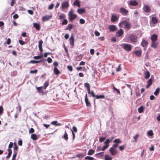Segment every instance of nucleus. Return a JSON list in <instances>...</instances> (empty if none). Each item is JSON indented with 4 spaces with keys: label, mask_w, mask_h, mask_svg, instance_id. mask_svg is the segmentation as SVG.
Masks as SVG:
<instances>
[{
    "label": "nucleus",
    "mask_w": 160,
    "mask_h": 160,
    "mask_svg": "<svg viewBox=\"0 0 160 160\" xmlns=\"http://www.w3.org/2000/svg\"><path fill=\"white\" fill-rule=\"evenodd\" d=\"M126 42L134 44L138 41V37L135 34H132L126 37Z\"/></svg>",
    "instance_id": "nucleus-1"
},
{
    "label": "nucleus",
    "mask_w": 160,
    "mask_h": 160,
    "mask_svg": "<svg viewBox=\"0 0 160 160\" xmlns=\"http://www.w3.org/2000/svg\"><path fill=\"white\" fill-rule=\"evenodd\" d=\"M121 46L127 52H130L132 50L131 45L129 44L123 43L121 45Z\"/></svg>",
    "instance_id": "nucleus-2"
},
{
    "label": "nucleus",
    "mask_w": 160,
    "mask_h": 160,
    "mask_svg": "<svg viewBox=\"0 0 160 160\" xmlns=\"http://www.w3.org/2000/svg\"><path fill=\"white\" fill-rule=\"evenodd\" d=\"M68 19L70 21H72L75 19L77 17V15L74 14L72 10H70L68 12Z\"/></svg>",
    "instance_id": "nucleus-3"
},
{
    "label": "nucleus",
    "mask_w": 160,
    "mask_h": 160,
    "mask_svg": "<svg viewBox=\"0 0 160 160\" xmlns=\"http://www.w3.org/2000/svg\"><path fill=\"white\" fill-rule=\"evenodd\" d=\"M120 12L123 15L126 16L128 12V10L122 7L119 9Z\"/></svg>",
    "instance_id": "nucleus-4"
},
{
    "label": "nucleus",
    "mask_w": 160,
    "mask_h": 160,
    "mask_svg": "<svg viewBox=\"0 0 160 160\" xmlns=\"http://www.w3.org/2000/svg\"><path fill=\"white\" fill-rule=\"evenodd\" d=\"M123 33L124 31L122 29L120 28L116 32V36L117 37H121L123 36Z\"/></svg>",
    "instance_id": "nucleus-5"
},
{
    "label": "nucleus",
    "mask_w": 160,
    "mask_h": 160,
    "mask_svg": "<svg viewBox=\"0 0 160 160\" xmlns=\"http://www.w3.org/2000/svg\"><path fill=\"white\" fill-rule=\"evenodd\" d=\"M138 4V3L136 0H131L128 4L129 5L136 6Z\"/></svg>",
    "instance_id": "nucleus-6"
},
{
    "label": "nucleus",
    "mask_w": 160,
    "mask_h": 160,
    "mask_svg": "<svg viewBox=\"0 0 160 160\" xmlns=\"http://www.w3.org/2000/svg\"><path fill=\"white\" fill-rule=\"evenodd\" d=\"M69 4L67 2H63L62 5V9H64L67 8L69 6Z\"/></svg>",
    "instance_id": "nucleus-7"
},
{
    "label": "nucleus",
    "mask_w": 160,
    "mask_h": 160,
    "mask_svg": "<svg viewBox=\"0 0 160 160\" xmlns=\"http://www.w3.org/2000/svg\"><path fill=\"white\" fill-rule=\"evenodd\" d=\"M148 44V41L146 40L145 39H143L142 40V41L141 43V45L142 47H146Z\"/></svg>",
    "instance_id": "nucleus-8"
},
{
    "label": "nucleus",
    "mask_w": 160,
    "mask_h": 160,
    "mask_svg": "<svg viewBox=\"0 0 160 160\" xmlns=\"http://www.w3.org/2000/svg\"><path fill=\"white\" fill-rule=\"evenodd\" d=\"M109 151L112 155H114L117 153V151L115 149L111 148L109 149Z\"/></svg>",
    "instance_id": "nucleus-9"
},
{
    "label": "nucleus",
    "mask_w": 160,
    "mask_h": 160,
    "mask_svg": "<svg viewBox=\"0 0 160 160\" xmlns=\"http://www.w3.org/2000/svg\"><path fill=\"white\" fill-rule=\"evenodd\" d=\"M158 36L155 34H153L151 37V39L152 42H156L158 39Z\"/></svg>",
    "instance_id": "nucleus-10"
},
{
    "label": "nucleus",
    "mask_w": 160,
    "mask_h": 160,
    "mask_svg": "<svg viewBox=\"0 0 160 160\" xmlns=\"http://www.w3.org/2000/svg\"><path fill=\"white\" fill-rule=\"evenodd\" d=\"M85 101L87 106L89 107L91 106V103L88 99L87 94L85 96Z\"/></svg>",
    "instance_id": "nucleus-11"
},
{
    "label": "nucleus",
    "mask_w": 160,
    "mask_h": 160,
    "mask_svg": "<svg viewBox=\"0 0 160 160\" xmlns=\"http://www.w3.org/2000/svg\"><path fill=\"white\" fill-rule=\"evenodd\" d=\"M143 9L144 11L146 12H149L151 10L150 8L147 5H146L144 6Z\"/></svg>",
    "instance_id": "nucleus-12"
},
{
    "label": "nucleus",
    "mask_w": 160,
    "mask_h": 160,
    "mask_svg": "<svg viewBox=\"0 0 160 160\" xmlns=\"http://www.w3.org/2000/svg\"><path fill=\"white\" fill-rule=\"evenodd\" d=\"M152 78H150L149 79L148 82L147 83L146 86V88H148L152 84Z\"/></svg>",
    "instance_id": "nucleus-13"
},
{
    "label": "nucleus",
    "mask_w": 160,
    "mask_h": 160,
    "mask_svg": "<svg viewBox=\"0 0 160 160\" xmlns=\"http://www.w3.org/2000/svg\"><path fill=\"white\" fill-rule=\"evenodd\" d=\"M51 16L49 15H46L42 18V20L43 21H45L50 20Z\"/></svg>",
    "instance_id": "nucleus-14"
},
{
    "label": "nucleus",
    "mask_w": 160,
    "mask_h": 160,
    "mask_svg": "<svg viewBox=\"0 0 160 160\" xmlns=\"http://www.w3.org/2000/svg\"><path fill=\"white\" fill-rule=\"evenodd\" d=\"M116 27L114 25H110L109 27V30L111 32H114L116 29Z\"/></svg>",
    "instance_id": "nucleus-15"
},
{
    "label": "nucleus",
    "mask_w": 160,
    "mask_h": 160,
    "mask_svg": "<svg viewBox=\"0 0 160 160\" xmlns=\"http://www.w3.org/2000/svg\"><path fill=\"white\" fill-rule=\"evenodd\" d=\"M33 25L36 30H40L41 27L39 24L36 23H33Z\"/></svg>",
    "instance_id": "nucleus-16"
},
{
    "label": "nucleus",
    "mask_w": 160,
    "mask_h": 160,
    "mask_svg": "<svg viewBox=\"0 0 160 160\" xmlns=\"http://www.w3.org/2000/svg\"><path fill=\"white\" fill-rule=\"evenodd\" d=\"M127 22L126 20H123L119 23V26L120 28H122L123 26H124L125 25Z\"/></svg>",
    "instance_id": "nucleus-17"
},
{
    "label": "nucleus",
    "mask_w": 160,
    "mask_h": 160,
    "mask_svg": "<svg viewBox=\"0 0 160 160\" xmlns=\"http://www.w3.org/2000/svg\"><path fill=\"white\" fill-rule=\"evenodd\" d=\"M69 43L71 45H73L74 43V38L73 37V34L71 36L70 38L69 39Z\"/></svg>",
    "instance_id": "nucleus-18"
},
{
    "label": "nucleus",
    "mask_w": 160,
    "mask_h": 160,
    "mask_svg": "<svg viewBox=\"0 0 160 160\" xmlns=\"http://www.w3.org/2000/svg\"><path fill=\"white\" fill-rule=\"evenodd\" d=\"M131 27V24L129 22H127L124 26V28H126L127 30H129Z\"/></svg>",
    "instance_id": "nucleus-19"
},
{
    "label": "nucleus",
    "mask_w": 160,
    "mask_h": 160,
    "mask_svg": "<svg viewBox=\"0 0 160 160\" xmlns=\"http://www.w3.org/2000/svg\"><path fill=\"white\" fill-rule=\"evenodd\" d=\"M158 45V43H156L155 42H152L151 46L154 48H156Z\"/></svg>",
    "instance_id": "nucleus-20"
},
{
    "label": "nucleus",
    "mask_w": 160,
    "mask_h": 160,
    "mask_svg": "<svg viewBox=\"0 0 160 160\" xmlns=\"http://www.w3.org/2000/svg\"><path fill=\"white\" fill-rule=\"evenodd\" d=\"M85 10L84 8H80L77 10V12L79 14H82L84 13L85 12Z\"/></svg>",
    "instance_id": "nucleus-21"
},
{
    "label": "nucleus",
    "mask_w": 160,
    "mask_h": 160,
    "mask_svg": "<svg viewBox=\"0 0 160 160\" xmlns=\"http://www.w3.org/2000/svg\"><path fill=\"white\" fill-rule=\"evenodd\" d=\"M73 4L74 5L77 6L78 7H79L80 6V2L79 0H76L74 2Z\"/></svg>",
    "instance_id": "nucleus-22"
},
{
    "label": "nucleus",
    "mask_w": 160,
    "mask_h": 160,
    "mask_svg": "<svg viewBox=\"0 0 160 160\" xmlns=\"http://www.w3.org/2000/svg\"><path fill=\"white\" fill-rule=\"evenodd\" d=\"M118 19L116 16L112 15L111 18V21L113 22L116 21Z\"/></svg>",
    "instance_id": "nucleus-23"
},
{
    "label": "nucleus",
    "mask_w": 160,
    "mask_h": 160,
    "mask_svg": "<svg viewBox=\"0 0 160 160\" xmlns=\"http://www.w3.org/2000/svg\"><path fill=\"white\" fill-rule=\"evenodd\" d=\"M62 138H64L67 141H68V135L66 131H65L64 135L62 136Z\"/></svg>",
    "instance_id": "nucleus-24"
},
{
    "label": "nucleus",
    "mask_w": 160,
    "mask_h": 160,
    "mask_svg": "<svg viewBox=\"0 0 160 160\" xmlns=\"http://www.w3.org/2000/svg\"><path fill=\"white\" fill-rule=\"evenodd\" d=\"M150 75V72L148 71H147L145 73L144 78L146 79H147L149 77Z\"/></svg>",
    "instance_id": "nucleus-25"
},
{
    "label": "nucleus",
    "mask_w": 160,
    "mask_h": 160,
    "mask_svg": "<svg viewBox=\"0 0 160 160\" xmlns=\"http://www.w3.org/2000/svg\"><path fill=\"white\" fill-rule=\"evenodd\" d=\"M31 138L33 140H36L38 139L37 136L35 134H32Z\"/></svg>",
    "instance_id": "nucleus-26"
},
{
    "label": "nucleus",
    "mask_w": 160,
    "mask_h": 160,
    "mask_svg": "<svg viewBox=\"0 0 160 160\" xmlns=\"http://www.w3.org/2000/svg\"><path fill=\"white\" fill-rule=\"evenodd\" d=\"M53 71L54 74L56 75H58L60 73V71L57 67H54Z\"/></svg>",
    "instance_id": "nucleus-27"
},
{
    "label": "nucleus",
    "mask_w": 160,
    "mask_h": 160,
    "mask_svg": "<svg viewBox=\"0 0 160 160\" xmlns=\"http://www.w3.org/2000/svg\"><path fill=\"white\" fill-rule=\"evenodd\" d=\"M158 19L155 17H153L152 18V22L154 24H156L158 22Z\"/></svg>",
    "instance_id": "nucleus-28"
},
{
    "label": "nucleus",
    "mask_w": 160,
    "mask_h": 160,
    "mask_svg": "<svg viewBox=\"0 0 160 160\" xmlns=\"http://www.w3.org/2000/svg\"><path fill=\"white\" fill-rule=\"evenodd\" d=\"M8 154L6 157V158H9L10 157L12 153V151L10 149H8Z\"/></svg>",
    "instance_id": "nucleus-29"
},
{
    "label": "nucleus",
    "mask_w": 160,
    "mask_h": 160,
    "mask_svg": "<svg viewBox=\"0 0 160 160\" xmlns=\"http://www.w3.org/2000/svg\"><path fill=\"white\" fill-rule=\"evenodd\" d=\"M112 157L109 155L108 154H105V160H112Z\"/></svg>",
    "instance_id": "nucleus-30"
},
{
    "label": "nucleus",
    "mask_w": 160,
    "mask_h": 160,
    "mask_svg": "<svg viewBox=\"0 0 160 160\" xmlns=\"http://www.w3.org/2000/svg\"><path fill=\"white\" fill-rule=\"evenodd\" d=\"M72 24H68L67 27L66 28L65 30H69V31L71 30L72 29Z\"/></svg>",
    "instance_id": "nucleus-31"
},
{
    "label": "nucleus",
    "mask_w": 160,
    "mask_h": 160,
    "mask_svg": "<svg viewBox=\"0 0 160 160\" xmlns=\"http://www.w3.org/2000/svg\"><path fill=\"white\" fill-rule=\"evenodd\" d=\"M144 108L143 106H140L138 109V110L139 113H142L143 111Z\"/></svg>",
    "instance_id": "nucleus-32"
},
{
    "label": "nucleus",
    "mask_w": 160,
    "mask_h": 160,
    "mask_svg": "<svg viewBox=\"0 0 160 160\" xmlns=\"http://www.w3.org/2000/svg\"><path fill=\"white\" fill-rule=\"evenodd\" d=\"M94 152V151L92 149H90L88 152V155H92Z\"/></svg>",
    "instance_id": "nucleus-33"
},
{
    "label": "nucleus",
    "mask_w": 160,
    "mask_h": 160,
    "mask_svg": "<svg viewBox=\"0 0 160 160\" xmlns=\"http://www.w3.org/2000/svg\"><path fill=\"white\" fill-rule=\"evenodd\" d=\"M105 96L103 95H96V98L97 99L104 98H105Z\"/></svg>",
    "instance_id": "nucleus-34"
},
{
    "label": "nucleus",
    "mask_w": 160,
    "mask_h": 160,
    "mask_svg": "<svg viewBox=\"0 0 160 160\" xmlns=\"http://www.w3.org/2000/svg\"><path fill=\"white\" fill-rule=\"evenodd\" d=\"M160 89L159 88H158L156 89V90H155V92H154V94L155 95V96H157L158 95V93H159V92H160Z\"/></svg>",
    "instance_id": "nucleus-35"
},
{
    "label": "nucleus",
    "mask_w": 160,
    "mask_h": 160,
    "mask_svg": "<svg viewBox=\"0 0 160 160\" xmlns=\"http://www.w3.org/2000/svg\"><path fill=\"white\" fill-rule=\"evenodd\" d=\"M57 122H57V121H53L51 123V124H52V125H56V126H59V125H60L61 124V123H58V124H57Z\"/></svg>",
    "instance_id": "nucleus-36"
},
{
    "label": "nucleus",
    "mask_w": 160,
    "mask_h": 160,
    "mask_svg": "<svg viewBox=\"0 0 160 160\" xmlns=\"http://www.w3.org/2000/svg\"><path fill=\"white\" fill-rule=\"evenodd\" d=\"M135 54L138 57H140L141 55V52L140 51H136L135 52Z\"/></svg>",
    "instance_id": "nucleus-37"
},
{
    "label": "nucleus",
    "mask_w": 160,
    "mask_h": 160,
    "mask_svg": "<svg viewBox=\"0 0 160 160\" xmlns=\"http://www.w3.org/2000/svg\"><path fill=\"white\" fill-rule=\"evenodd\" d=\"M65 14L62 13L59 16V19H65Z\"/></svg>",
    "instance_id": "nucleus-38"
},
{
    "label": "nucleus",
    "mask_w": 160,
    "mask_h": 160,
    "mask_svg": "<svg viewBox=\"0 0 160 160\" xmlns=\"http://www.w3.org/2000/svg\"><path fill=\"white\" fill-rule=\"evenodd\" d=\"M49 85V82L48 81L46 82L44 84V88L46 89L47 87Z\"/></svg>",
    "instance_id": "nucleus-39"
},
{
    "label": "nucleus",
    "mask_w": 160,
    "mask_h": 160,
    "mask_svg": "<svg viewBox=\"0 0 160 160\" xmlns=\"http://www.w3.org/2000/svg\"><path fill=\"white\" fill-rule=\"evenodd\" d=\"M113 142L116 143V144H119L121 142L119 139H115L114 141Z\"/></svg>",
    "instance_id": "nucleus-40"
},
{
    "label": "nucleus",
    "mask_w": 160,
    "mask_h": 160,
    "mask_svg": "<svg viewBox=\"0 0 160 160\" xmlns=\"http://www.w3.org/2000/svg\"><path fill=\"white\" fill-rule=\"evenodd\" d=\"M42 55L41 54V55H38V56H34L33 57V58L34 59H39L40 58L42 57Z\"/></svg>",
    "instance_id": "nucleus-41"
},
{
    "label": "nucleus",
    "mask_w": 160,
    "mask_h": 160,
    "mask_svg": "<svg viewBox=\"0 0 160 160\" xmlns=\"http://www.w3.org/2000/svg\"><path fill=\"white\" fill-rule=\"evenodd\" d=\"M85 158L86 159H88V160H94V158H93L89 156L86 157Z\"/></svg>",
    "instance_id": "nucleus-42"
},
{
    "label": "nucleus",
    "mask_w": 160,
    "mask_h": 160,
    "mask_svg": "<svg viewBox=\"0 0 160 160\" xmlns=\"http://www.w3.org/2000/svg\"><path fill=\"white\" fill-rule=\"evenodd\" d=\"M138 137H139V135L138 134H137L133 137V138H134V142H137V139Z\"/></svg>",
    "instance_id": "nucleus-43"
},
{
    "label": "nucleus",
    "mask_w": 160,
    "mask_h": 160,
    "mask_svg": "<svg viewBox=\"0 0 160 160\" xmlns=\"http://www.w3.org/2000/svg\"><path fill=\"white\" fill-rule=\"evenodd\" d=\"M111 141H111H110L109 139H107L104 142V144H105L106 145H109V144Z\"/></svg>",
    "instance_id": "nucleus-44"
},
{
    "label": "nucleus",
    "mask_w": 160,
    "mask_h": 160,
    "mask_svg": "<svg viewBox=\"0 0 160 160\" xmlns=\"http://www.w3.org/2000/svg\"><path fill=\"white\" fill-rule=\"evenodd\" d=\"M16 108L17 109V112H21V108L19 105H18V107H17Z\"/></svg>",
    "instance_id": "nucleus-45"
},
{
    "label": "nucleus",
    "mask_w": 160,
    "mask_h": 160,
    "mask_svg": "<svg viewBox=\"0 0 160 160\" xmlns=\"http://www.w3.org/2000/svg\"><path fill=\"white\" fill-rule=\"evenodd\" d=\"M148 134L150 136H152L153 134L152 131V130H149L148 132Z\"/></svg>",
    "instance_id": "nucleus-46"
},
{
    "label": "nucleus",
    "mask_w": 160,
    "mask_h": 160,
    "mask_svg": "<svg viewBox=\"0 0 160 160\" xmlns=\"http://www.w3.org/2000/svg\"><path fill=\"white\" fill-rule=\"evenodd\" d=\"M68 20L66 19H64L62 22V25H66L68 23Z\"/></svg>",
    "instance_id": "nucleus-47"
},
{
    "label": "nucleus",
    "mask_w": 160,
    "mask_h": 160,
    "mask_svg": "<svg viewBox=\"0 0 160 160\" xmlns=\"http://www.w3.org/2000/svg\"><path fill=\"white\" fill-rule=\"evenodd\" d=\"M54 6V4H53L52 3L49 5V6L48 7V9L49 10L52 9L53 8Z\"/></svg>",
    "instance_id": "nucleus-48"
},
{
    "label": "nucleus",
    "mask_w": 160,
    "mask_h": 160,
    "mask_svg": "<svg viewBox=\"0 0 160 160\" xmlns=\"http://www.w3.org/2000/svg\"><path fill=\"white\" fill-rule=\"evenodd\" d=\"M125 147V146L122 145V146H120L119 147V150L120 151H122L124 149Z\"/></svg>",
    "instance_id": "nucleus-49"
},
{
    "label": "nucleus",
    "mask_w": 160,
    "mask_h": 160,
    "mask_svg": "<svg viewBox=\"0 0 160 160\" xmlns=\"http://www.w3.org/2000/svg\"><path fill=\"white\" fill-rule=\"evenodd\" d=\"M85 87L87 88V89L90 88V84L86 82L84 84Z\"/></svg>",
    "instance_id": "nucleus-50"
},
{
    "label": "nucleus",
    "mask_w": 160,
    "mask_h": 160,
    "mask_svg": "<svg viewBox=\"0 0 160 160\" xmlns=\"http://www.w3.org/2000/svg\"><path fill=\"white\" fill-rule=\"evenodd\" d=\"M105 139V138L100 137L99 138V142H102Z\"/></svg>",
    "instance_id": "nucleus-51"
},
{
    "label": "nucleus",
    "mask_w": 160,
    "mask_h": 160,
    "mask_svg": "<svg viewBox=\"0 0 160 160\" xmlns=\"http://www.w3.org/2000/svg\"><path fill=\"white\" fill-rule=\"evenodd\" d=\"M108 147H109V145H105L103 147V148H102V151H105V149H107L108 148Z\"/></svg>",
    "instance_id": "nucleus-52"
},
{
    "label": "nucleus",
    "mask_w": 160,
    "mask_h": 160,
    "mask_svg": "<svg viewBox=\"0 0 160 160\" xmlns=\"http://www.w3.org/2000/svg\"><path fill=\"white\" fill-rule=\"evenodd\" d=\"M67 68L70 71H72V67L71 66L69 65V66H68Z\"/></svg>",
    "instance_id": "nucleus-53"
},
{
    "label": "nucleus",
    "mask_w": 160,
    "mask_h": 160,
    "mask_svg": "<svg viewBox=\"0 0 160 160\" xmlns=\"http://www.w3.org/2000/svg\"><path fill=\"white\" fill-rule=\"evenodd\" d=\"M34 129L33 128H31L29 130V133H32L34 132Z\"/></svg>",
    "instance_id": "nucleus-54"
},
{
    "label": "nucleus",
    "mask_w": 160,
    "mask_h": 160,
    "mask_svg": "<svg viewBox=\"0 0 160 160\" xmlns=\"http://www.w3.org/2000/svg\"><path fill=\"white\" fill-rule=\"evenodd\" d=\"M13 143L12 142H10L8 146V149H10L12 148Z\"/></svg>",
    "instance_id": "nucleus-55"
},
{
    "label": "nucleus",
    "mask_w": 160,
    "mask_h": 160,
    "mask_svg": "<svg viewBox=\"0 0 160 160\" xmlns=\"http://www.w3.org/2000/svg\"><path fill=\"white\" fill-rule=\"evenodd\" d=\"M47 60L49 63H51L52 62V59L50 57L48 58Z\"/></svg>",
    "instance_id": "nucleus-56"
},
{
    "label": "nucleus",
    "mask_w": 160,
    "mask_h": 160,
    "mask_svg": "<svg viewBox=\"0 0 160 160\" xmlns=\"http://www.w3.org/2000/svg\"><path fill=\"white\" fill-rule=\"evenodd\" d=\"M79 22L80 23L83 24L85 23V21L83 19H80Z\"/></svg>",
    "instance_id": "nucleus-57"
},
{
    "label": "nucleus",
    "mask_w": 160,
    "mask_h": 160,
    "mask_svg": "<svg viewBox=\"0 0 160 160\" xmlns=\"http://www.w3.org/2000/svg\"><path fill=\"white\" fill-rule=\"evenodd\" d=\"M3 112V108L2 106H0V115H1Z\"/></svg>",
    "instance_id": "nucleus-58"
},
{
    "label": "nucleus",
    "mask_w": 160,
    "mask_h": 160,
    "mask_svg": "<svg viewBox=\"0 0 160 160\" xmlns=\"http://www.w3.org/2000/svg\"><path fill=\"white\" fill-rule=\"evenodd\" d=\"M53 65L54 67H57L58 65V63L57 62H53Z\"/></svg>",
    "instance_id": "nucleus-59"
},
{
    "label": "nucleus",
    "mask_w": 160,
    "mask_h": 160,
    "mask_svg": "<svg viewBox=\"0 0 160 160\" xmlns=\"http://www.w3.org/2000/svg\"><path fill=\"white\" fill-rule=\"evenodd\" d=\"M52 53L50 52H46L44 54V57H47L48 55H51Z\"/></svg>",
    "instance_id": "nucleus-60"
},
{
    "label": "nucleus",
    "mask_w": 160,
    "mask_h": 160,
    "mask_svg": "<svg viewBox=\"0 0 160 160\" xmlns=\"http://www.w3.org/2000/svg\"><path fill=\"white\" fill-rule=\"evenodd\" d=\"M15 3V0H12L11 2V5L12 6H13L14 5V4Z\"/></svg>",
    "instance_id": "nucleus-61"
},
{
    "label": "nucleus",
    "mask_w": 160,
    "mask_h": 160,
    "mask_svg": "<svg viewBox=\"0 0 160 160\" xmlns=\"http://www.w3.org/2000/svg\"><path fill=\"white\" fill-rule=\"evenodd\" d=\"M43 43L42 41L41 40L39 41L38 46H42V44Z\"/></svg>",
    "instance_id": "nucleus-62"
},
{
    "label": "nucleus",
    "mask_w": 160,
    "mask_h": 160,
    "mask_svg": "<svg viewBox=\"0 0 160 160\" xmlns=\"http://www.w3.org/2000/svg\"><path fill=\"white\" fill-rule=\"evenodd\" d=\"M19 42L21 45H23L25 44V42L22 40H19Z\"/></svg>",
    "instance_id": "nucleus-63"
},
{
    "label": "nucleus",
    "mask_w": 160,
    "mask_h": 160,
    "mask_svg": "<svg viewBox=\"0 0 160 160\" xmlns=\"http://www.w3.org/2000/svg\"><path fill=\"white\" fill-rule=\"evenodd\" d=\"M95 34L96 36H98L100 35V33L98 31H96L95 32Z\"/></svg>",
    "instance_id": "nucleus-64"
}]
</instances>
